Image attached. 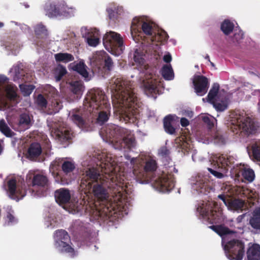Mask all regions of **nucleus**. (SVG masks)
<instances>
[{
	"mask_svg": "<svg viewBox=\"0 0 260 260\" xmlns=\"http://www.w3.org/2000/svg\"><path fill=\"white\" fill-rule=\"evenodd\" d=\"M101 171L106 175L102 179L100 171L90 168L83 173L81 177L80 189L84 194L92 193L99 201L107 202L112 200L116 203H122L129 194V183L125 180L123 174L118 173L119 167L111 157L104 153L99 154Z\"/></svg>",
	"mask_w": 260,
	"mask_h": 260,
	"instance_id": "1",
	"label": "nucleus"
},
{
	"mask_svg": "<svg viewBox=\"0 0 260 260\" xmlns=\"http://www.w3.org/2000/svg\"><path fill=\"white\" fill-rule=\"evenodd\" d=\"M116 98L121 110V121L134 122L139 113L141 103L139 101L131 81L117 78L115 81Z\"/></svg>",
	"mask_w": 260,
	"mask_h": 260,
	"instance_id": "2",
	"label": "nucleus"
},
{
	"mask_svg": "<svg viewBox=\"0 0 260 260\" xmlns=\"http://www.w3.org/2000/svg\"><path fill=\"white\" fill-rule=\"evenodd\" d=\"M136 158L130 159L133 165V174L136 180L141 182L153 181V185L162 192L169 191L175 186L174 178L171 174L163 173L156 179L153 180L154 175L157 168L156 161L151 158L146 159L143 162H137Z\"/></svg>",
	"mask_w": 260,
	"mask_h": 260,
	"instance_id": "3",
	"label": "nucleus"
},
{
	"mask_svg": "<svg viewBox=\"0 0 260 260\" xmlns=\"http://www.w3.org/2000/svg\"><path fill=\"white\" fill-rule=\"evenodd\" d=\"M83 109L90 114L98 113L96 123L103 125L111 115V106L102 90L93 89L88 92L83 103Z\"/></svg>",
	"mask_w": 260,
	"mask_h": 260,
	"instance_id": "4",
	"label": "nucleus"
},
{
	"mask_svg": "<svg viewBox=\"0 0 260 260\" xmlns=\"http://www.w3.org/2000/svg\"><path fill=\"white\" fill-rule=\"evenodd\" d=\"M200 214L210 224L219 223L222 220L221 212L219 210H216L214 203H209L205 207L201 208ZM209 228L222 238V245L226 242V237L232 236L237 233L236 231L230 230L223 224L212 225Z\"/></svg>",
	"mask_w": 260,
	"mask_h": 260,
	"instance_id": "5",
	"label": "nucleus"
},
{
	"mask_svg": "<svg viewBox=\"0 0 260 260\" xmlns=\"http://www.w3.org/2000/svg\"><path fill=\"white\" fill-rule=\"evenodd\" d=\"M106 132L110 138L115 141L119 140L121 147L131 149L135 146V136L129 129L115 124H111L107 127Z\"/></svg>",
	"mask_w": 260,
	"mask_h": 260,
	"instance_id": "6",
	"label": "nucleus"
},
{
	"mask_svg": "<svg viewBox=\"0 0 260 260\" xmlns=\"http://www.w3.org/2000/svg\"><path fill=\"white\" fill-rule=\"evenodd\" d=\"M223 246L229 259L242 260L245 253V244L242 241L232 239L226 242Z\"/></svg>",
	"mask_w": 260,
	"mask_h": 260,
	"instance_id": "7",
	"label": "nucleus"
},
{
	"mask_svg": "<svg viewBox=\"0 0 260 260\" xmlns=\"http://www.w3.org/2000/svg\"><path fill=\"white\" fill-rule=\"evenodd\" d=\"M54 239L55 247L61 252L68 253L72 257L76 255L74 249L69 244L70 237L66 231L62 229L56 231Z\"/></svg>",
	"mask_w": 260,
	"mask_h": 260,
	"instance_id": "8",
	"label": "nucleus"
},
{
	"mask_svg": "<svg viewBox=\"0 0 260 260\" xmlns=\"http://www.w3.org/2000/svg\"><path fill=\"white\" fill-rule=\"evenodd\" d=\"M231 129L234 134L244 137L255 133L257 127L249 117H246L244 119H237L236 123H232Z\"/></svg>",
	"mask_w": 260,
	"mask_h": 260,
	"instance_id": "9",
	"label": "nucleus"
},
{
	"mask_svg": "<svg viewBox=\"0 0 260 260\" xmlns=\"http://www.w3.org/2000/svg\"><path fill=\"white\" fill-rule=\"evenodd\" d=\"M50 184V181L46 175L40 173L33 175L31 185L35 196L40 197L46 196Z\"/></svg>",
	"mask_w": 260,
	"mask_h": 260,
	"instance_id": "10",
	"label": "nucleus"
},
{
	"mask_svg": "<svg viewBox=\"0 0 260 260\" xmlns=\"http://www.w3.org/2000/svg\"><path fill=\"white\" fill-rule=\"evenodd\" d=\"M103 44L109 51L118 50L122 52L123 49V41L120 35L114 31L106 34L103 39Z\"/></svg>",
	"mask_w": 260,
	"mask_h": 260,
	"instance_id": "11",
	"label": "nucleus"
},
{
	"mask_svg": "<svg viewBox=\"0 0 260 260\" xmlns=\"http://www.w3.org/2000/svg\"><path fill=\"white\" fill-rule=\"evenodd\" d=\"M6 190L9 197L16 200L22 199L26 192L25 188L17 184L15 178H11L7 181Z\"/></svg>",
	"mask_w": 260,
	"mask_h": 260,
	"instance_id": "12",
	"label": "nucleus"
},
{
	"mask_svg": "<svg viewBox=\"0 0 260 260\" xmlns=\"http://www.w3.org/2000/svg\"><path fill=\"white\" fill-rule=\"evenodd\" d=\"M193 84L194 91L199 96H203L205 94L209 86L208 78L203 75L195 76L193 80Z\"/></svg>",
	"mask_w": 260,
	"mask_h": 260,
	"instance_id": "13",
	"label": "nucleus"
},
{
	"mask_svg": "<svg viewBox=\"0 0 260 260\" xmlns=\"http://www.w3.org/2000/svg\"><path fill=\"white\" fill-rule=\"evenodd\" d=\"M55 139L62 145L68 146L73 137V133L67 128H58L54 131Z\"/></svg>",
	"mask_w": 260,
	"mask_h": 260,
	"instance_id": "14",
	"label": "nucleus"
},
{
	"mask_svg": "<svg viewBox=\"0 0 260 260\" xmlns=\"http://www.w3.org/2000/svg\"><path fill=\"white\" fill-rule=\"evenodd\" d=\"M157 81L153 78V75L150 74L148 77H146L143 81L142 86L144 91L148 96H151L152 93H155L157 90Z\"/></svg>",
	"mask_w": 260,
	"mask_h": 260,
	"instance_id": "15",
	"label": "nucleus"
},
{
	"mask_svg": "<svg viewBox=\"0 0 260 260\" xmlns=\"http://www.w3.org/2000/svg\"><path fill=\"white\" fill-rule=\"evenodd\" d=\"M70 119L78 126L83 128L86 124V115L81 109H74L70 112Z\"/></svg>",
	"mask_w": 260,
	"mask_h": 260,
	"instance_id": "16",
	"label": "nucleus"
},
{
	"mask_svg": "<svg viewBox=\"0 0 260 260\" xmlns=\"http://www.w3.org/2000/svg\"><path fill=\"white\" fill-rule=\"evenodd\" d=\"M42 152L41 145L38 143H32L27 149L26 158L32 161H36L39 158Z\"/></svg>",
	"mask_w": 260,
	"mask_h": 260,
	"instance_id": "17",
	"label": "nucleus"
},
{
	"mask_svg": "<svg viewBox=\"0 0 260 260\" xmlns=\"http://www.w3.org/2000/svg\"><path fill=\"white\" fill-rule=\"evenodd\" d=\"M54 197L56 202L59 204L68 203L71 199L70 191L66 188H60L55 190Z\"/></svg>",
	"mask_w": 260,
	"mask_h": 260,
	"instance_id": "18",
	"label": "nucleus"
},
{
	"mask_svg": "<svg viewBox=\"0 0 260 260\" xmlns=\"http://www.w3.org/2000/svg\"><path fill=\"white\" fill-rule=\"evenodd\" d=\"M60 5L56 2H47L44 6L46 15L51 18L60 15Z\"/></svg>",
	"mask_w": 260,
	"mask_h": 260,
	"instance_id": "19",
	"label": "nucleus"
},
{
	"mask_svg": "<svg viewBox=\"0 0 260 260\" xmlns=\"http://www.w3.org/2000/svg\"><path fill=\"white\" fill-rule=\"evenodd\" d=\"M209 181L205 177H199L195 183V187L197 191L204 194L209 192L211 189Z\"/></svg>",
	"mask_w": 260,
	"mask_h": 260,
	"instance_id": "20",
	"label": "nucleus"
},
{
	"mask_svg": "<svg viewBox=\"0 0 260 260\" xmlns=\"http://www.w3.org/2000/svg\"><path fill=\"white\" fill-rule=\"evenodd\" d=\"M214 160L216 161L218 168L225 172L228 171V167L231 164L230 158L226 155L224 154L219 155L215 157Z\"/></svg>",
	"mask_w": 260,
	"mask_h": 260,
	"instance_id": "21",
	"label": "nucleus"
},
{
	"mask_svg": "<svg viewBox=\"0 0 260 260\" xmlns=\"http://www.w3.org/2000/svg\"><path fill=\"white\" fill-rule=\"evenodd\" d=\"M248 260H260V246L253 244L249 247L247 251Z\"/></svg>",
	"mask_w": 260,
	"mask_h": 260,
	"instance_id": "22",
	"label": "nucleus"
},
{
	"mask_svg": "<svg viewBox=\"0 0 260 260\" xmlns=\"http://www.w3.org/2000/svg\"><path fill=\"white\" fill-rule=\"evenodd\" d=\"M70 90L77 98L81 96L84 90V86L81 81H72L70 82Z\"/></svg>",
	"mask_w": 260,
	"mask_h": 260,
	"instance_id": "23",
	"label": "nucleus"
},
{
	"mask_svg": "<svg viewBox=\"0 0 260 260\" xmlns=\"http://www.w3.org/2000/svg\"><path fill=\"white\" fill-rule=\"evenodd\" d=\"M249 223L252 228L260 230V207L253 211V216L250 219Z\"/></svg>",
	"mask_w": 260,
	"mask_h": 260,
	"instance_id": "24",
	"label": "nucleus"
},
{
	"mask_svg": "<svg viewBox=\"0 0 260 260\" xmlns=\"http://www.w3.org/2000/svg\"><path fill=\"white\" fill-rule=\"evenodd\" d=\"M61 167L64 175L70 176L71 173L75 170L76 165L73 161L65 160L61 164Z\"/></svg>",
	"mask_w": 260,
	"mask_h": 260,
	"instance_id": "25",
	"label": "nucleus"
},
{
	"mask_svg": "<svg viewBox=\"0 0 260 260\" xmlns=\"http://www.w3.org/2000/svg\"><path fill=\"white\" fill-rule=\"evenodd\" d=\"M34 30L35 35L38 39H46L48 36L47 29L42 24H38L36 25Z\"/></svg>",
	"mask_w": 260,
	"mask_h": 260,
	"instance_id": "26",
	"label": "nucleus"
},
{
	"mask_svg": "<svg viewBox=\"0 0 260 260\" xmlns=\"http://www.w3.org/2000/svg\"><path fill=\"white\" fill-rule=\"evenodd\" d=\"M244 204L245 202L243 200L235 199L229 201L227 206L231 210L237 211L242 210L244 207Z\"/></svg>",
	"mask_w": 260,
	"mask_h": 260,
	"instance_id": "27",
	"label": "nucleus"
},
{
	"mask_svg": "<svg viewBox=\"0 0 260 260\" xmlns=\"http://www.w3.org/2000/svg\"><path fill=\"white\" fill-rule=\"evenodd\" d=\"M86 68L87 66L83 61H80L72 68L74 71L78 73L85 79L88 78L89 75Z\"/></svg>",
	"mask_w": 260,
	"mask_h": 260,
	"instance_id": "28",
	"label": "nucleus"
},
{
	"mask_svg": "<svg viewBox=\"0 0 260 260\" xmlns=\"http://www.w3.org/2000/svg\"><path fill=\"white\" fill-rule=\"evenodd\" d=\"M161 75L167 80H171L174 78V72L170 64L164 65L161 70Z\"/></svg>",
	"mask_w": 260,
	"mask_h": 260,
	"instance_id": "29",
	"label": "nucleus"
},
{
	"mask_svg": "<svg viewBox=\"0 0 260 260\" xmlns=\"http://www.w3.org/2000/svg\"><path fill=\"white\" fill-rule=\"evenodd\" d=\"M55 59L57 62L67 63L74 60V57L68 53H58L54 55Z\"/></svg>",
	"mask_w": 260,
	"mask_h": 260,
	"instance_id": "30",
	"label": "nucleus"
},
{
	"mask_svg": "<svg viewBox=\"0 0 260 260\" xmlns=\"http://www.w3.org/2000/svg\"><path fill=\"white\" fill-rule=\"evenodd\" d=\"M88 44L92 47H95L100 42L99 38V31L94 30V32H89V36L87 38Z\"/></svg>",
	"mask_w": 260,
	"mask_h": 260,
	"instance_id": "31",
	"label": "nucleus"
},
{
	"mask_svg": "<svg viewBox=\"0 0 260 260\" xmlns=\"http://www.w3.org/2000/svg\"><path fill=\"white\" fill-rule=\"evenodd\" d=\"M0 131L8 138H12L15 135V133L10 129L4 119L0 120Z\"/></svg>",
	"mask_w": 260,
	"mask_h": 260,
	"instance_id": "32",
	"label": "nucleus"
},
{
	"mask_svg": "<svg viewBox=\"0 0 260 260\" xmlns=\"http://www.w3.org/2000/svg\"><path fill=\"white\" fill-rule=\"evenodd\" d=\"M219 90V85L218 83H215L213 84L212 88L210 90L208 94V100L209 102L211 103L216 100Z\"/></svg>",
	"mask_w": 260,
	"mask_h": 260,
	"instance_id": "33",
	"label": "nucleus"
},
{
	"mask_svg": "<svg viewBox=\"0 0 260 260\" xmlns=\"http://www.w3.org/2000/svg\"><path fill=\"white\" fill-rule=\"evenodd\" d=\"M17 88L13 85H7L5 87L7 98L11 101H14L17 98Z\"/></svg>",
	"mask_w": 260,
	"mask_h": 260,
	"instance_id": "34",
	"label": "nucleus"
},
{
	"mask_svg": "<svg viewBox=\"0 0 260 260\" xmlns=\"http://www.w3.org/2000/svg\"><path fill=\"white\" fill-rule=\"evenodd\" d=\"M234 27L233 23L228 19L224 20L221 24V29L226 35H229L233 31Z\"/></svg>",
	"mask_w": 260,
	"mask_h": 260,
	"instance_id": "35",
	"label": "nucleus"
},
{
	"mask_svg": "<svg viewBox=\"0 0 260 260\" xmlns=\"http://www.w3.org/2000/svg\"><path fill=\"white\" fill-rule=\"evenodd\" d=\"M168 38L169 36L167 32L164 30H160L152 36V41L157 42H165L168 40Z\"/></svg>",
	"mask_w": 260,
	"mask_h": 260,
	"instance_id": "36",
	"label": "nucleus"
},
{
	"mask_svg": "<svg viewBox=\"0 0 260 260\" xmlns=\"http://www.w3.org/2000/svg\"><path fill=\"white\" fill-rule=\"evenodd\" d=\"M176 144L179 152H181L185 154L189 149V144L185 141H181L180 139L176 140Z\"/></svg>",
	"mask_w": 260,
	"mask_h": 260,
	"instance_id": "37",
	"label": "nucleus"
},
{
	"mask_svg": "<svg viewBox=\"0 0 260 260\" xmlns=\"http://www.w3.org/2000/svg\"><path fill=\"white\" fill-rule=\"evenodd\" d=\"M251 150L254 159L260 161V142H255L251 145Z\"/></svg>",
	"mask_w": 260,
	"mask_h": 260,
	"instance_id": "38",
	"label": "nucleus"
},
{
	"mask_svg": "<svg viewBox=\"0 0 260 260\" xmlns=\"http://www.w3.org/2000/svg\"><path fill=\"white\" fill-rule=\"evenodd\" d=\"M241 175L248 182H252L254 179V171L251 169H244L241 171Z\"/></svg>",
	"mask_w": 260,
	"mask_h": 260,
	"instance_id": "39",
	"label": "nucleus"
},
{
	"mask_svg": "<svg viewBox=\"0 0 260 260\" xmlns=\"http://www.w3.org/2000/svg\"><path fill=\"white\" fill-rule=\"evenodd\" d=\"M67 73L65 67L59 65L55 70V78L57 81H60Z\"/></svg>",
	"mask_w": 260,
	"mask_h": 260,
	"instance_id": "40",
	"label": "nucleus"
},
{
	"mask_svg": "<svg viewBox=\"0 0 260 260\" xmlns=\"http://www.w3.org/2000/svg\"><path fill=\"white\" fill-rule=\"evenodd\" d=\"M19 87L24 96H29L35 89V86L32 85L20 84Z\"/></svg>",
	"mask_w": 260,
	"mask_h": 260,
	"instance_id": "41",
	"label": "nucleus"
},
{
	"mask_svg": "<svg viewBox=\"0 0 260 260\" xmlns=\"http://www.w3.org/2000/svg\"><path fill=\"white\" fill-rule=\"evenodd\" d=\"M30 123V118L28 114L22 113L19 117L18 125L19 126H27Z\"/></svg>",
	"mask_w": 260,
	"mask_h": 260,
	"instance_id": "42",
	"label": "nucleus"
},
{
	"mask_svg": "<svg viewBox=\"0 0 260 260\" xmlns=\"http://www.w3.org/2000/svg\"><path fill=\"white\" fill-rule=\"evenodd\" d=\"M211 103L213 105V106L218 111H223L228 108V104L225 101H222L221 102H219L216 100Z\"/></svg>",
	"mask_w": 260,
	"mask_h": 260,
	"instance_id": "43",
	"label": "nucleus"
},
{
	"mask_svg": "<svg viewBox=\"0 0 260 260\" xmlns=\"http://www.w3.org/2000/svg\"><path fill=\"white\" fill-rule=\"evenodd\" d=\"M142 29L143 32L147 36H150L152 37L153 35V27L151 24L147 22H143L142 26Z\"/></svg>",
	"mask_w": 260,
	"mask_h": 260,
	"instance_id": "44",
	"label": "nucleus"
},
{
	"mask_svg": "<svg viewBox=\"0 0 260 260\" xmlns=\"http://www.w3.org/2000/svg\"><path fill=\"white\" fill-rule=\"evenodd\" d=\"M134 60L138 66H141L144 64L145 60L143 57L142 53L139 52L137 49L134 53Z\"/></svg>",
	"mask_w": 260,
	"mask_h": 260,
	"instance_id": "45",
	"label": "nucleus"
},
{
	"mask_svg": "<svg viewBox=\"0 0 260 260\" xmlns=\"http://www.w3.org/2000/svg\"><path fill=\"white\" fill-rule=\"evenodd\" d=\"M36 103L39 106L42 108H46L47 107V101L41 94H39L38 95L36 99Z\"/></svg>",
	"mask_w": 260,
	"mask_h": 260,
	"instance_id": "46",
	"label": "nucleus"
},
{
	"mask_svg": "<svg viewBox=\"0 0 260 260\" xmlns=\"http://www.w3.org/2000/svg\"><path fill=\"white\" fill-rule=\"evenodd\" d=\"M214 120V118H210L207 116H204L202 117L203 121L207 125L209 129H211L213 127Z\"/></svg>",
	"mask_w": 260,
	"mask_h": 260,
	"instance_id": "47",
	"label": "nucleus"
},
{
	"mask_svg": "<svg viewBox=\"0 0 260 260\" xmlns=\"http://www.w3.org/2000/svg\"><path fill=\"white\" fill-rule=\"evenodd\" d=\"M104 62L105 68H106L108 70L110 71L113 64L112 58L108 55L106 56L104 60Z\"/></svg>",
	"mask_w": 260,
	"mask_h": 260,
	"instance_id": "48",
	"label": "nucleus"
},
{
	"mask_svg": "<svg viewBox=\"0 0 260 260\" xmlns=\"http://www.w3.org/2000/svg\"><path fill=\"white\" fill-rule=\"evenodd\" d=\"M173 120H174V119H173V117L170 115L166 116L164 119V128H166L168 126L171 125L172 122H173Z\"/></svg>",
	"mask_w": 260,
	"mask_h": 260,
	"instance_id": "49",
	"label": "nucleus"
},
{
	"mask_svg": "<svg viewBox=\"0 0 260 260\" xmlns=\"http://www.w3.org/2000/svg\"><path fill=\"white\" fill-rule=\"evenodd\" d=\"M158 153L161 156L166 157L170 155V151L167 147L163 146L159 149Z\"/></svg>",
	"mask_w": 260,
	"mask_h": 260,
	"instance_id": "50",
	"label": "nucleus"
},
{
	"mask_svg": "<svg viewBox=\"0 0 260 260\" xmlns=\"http://www.w3.org/2000/svg\"><path fill=\"white\" fill-rule=\"evenodd\" d=\"M214 142L218 144H225V141L222 136L217 134H216L214 137Z\"/></svg>",
	"mask_w": 260,
	"mask_h": 260,
	"instance_id": "51",
	"label": "nucleus"
},
{
	"mask_svg": "<svg viewBox=\"0 0 260 260\" xmlns=\"http://www.w3.org/2000/svg\"><path fill=\"white\" fill-rule=\"evenodd\" d=\"M208 171L214 176L216 177L217 178L221 179L223 177L224 175L222 173L219 172L217 171L214 170L211 168H208Z\"/></svg>",
	"mask_w": 260,
	"mask_h": 260,
	"instance_id": "52",
	"label": "nucleus"
},
{
	"mask_svg": "<svg viewBox=\"0 0 260 260\" xmlns=\"http://www.w3.org/2000/svg\"><path fill=\"white\" fill-rule=\"evenodd\" d=\"M165 129L167 133L171 135L174 134L175 133V128L173 126L172 124L168 126Z\"/></svg>",
	"mask_w": 260,
	"mask_h": 260,
	"instance_id": "53",
	"label": "nucleus"
},
{
	"mask_svg": "<svg viewBox=\"0 0 260 260\" xmlns=\"http://www.w3.org/2000/svg\"><path fill=\"white\" fill-rule=\"evenodd\" d=\"M180 124L182 126L186 127L189 125V122L187 118L182 117L180 119Z\"/></svg>",
	"mask_w": 260,
	"mask_h": 260,
	"instance_id": "54",
	"label": "nucleus"
},
{
	"mask_svg": "<svg viewBox=\"0 0 260 260\" xmlns=\"http://www.w3.org/2000/svg\"><path fill=\"white\" fill-rule=\"evenodd\" d=\"M218 198L222 200L223 203L225 204V205L228 206V202L230 201V199H226V197L224 194H219L218 196Z\"/></svg>",
	"mask_w": 260,
	"mask_h": 260,
	"instance_id": "55",
	"label": "nucleus"
},
{
	"mask_svg": "<svg viewBox=\"0 0 260 260\" xmlns=\"http://www.w3.org/2000/svg\"><path fill=\"white\" fill-rule=\"evenodd\" d=\"M163 60L166 63H170L172 60V56L171 54H168L164 55Z\"/></svg>",
	"mask_w": 260,
	"mask_h": 260,
	"instance_id": "56",
	"label": "nucleus"
},
{
	"mask_svg": "<svg viewBox=\"0 0 260 260\" xmlns=\"http://www.w3.org/2000/svg\"><path fill=\"white\" fill-rule=\"evenodd\" d=\"M7 218L9 219V221H10V222H13L14 220V216L10 213H8Z\"/></svg>",
	"mask_w": 260,
	"mask_h": 260,
	"instance_id": "57",
	"label": "nucleus"
},
{
	"mask_svg": "<svg viewBox=\"0 0 260 260\" xmlns=\"http://www.w3.org/2000/svg\"><path fill=\"white\" fill-rule=\"evenodd\" d=\"M70 181L69 179H64L62 177L60 178V183L62 185L67 184Z\"/></svg>",
	"mask_w": 260,
	"mask_h": 260,
	"instance_id": "58",
	"label": "nucleus"
},
{
	"mask_svg": "<svg viewBox=\"0 0 260 260\" xmlns=\"http://www.w3.org/2000/svg\"><path fill=\"white\" fill-rule=\"evenodd\" d=\"M108 13H109V18L110 19L113 18V17H114V11L112 10V9H109L108 10Z\"/></svg>",
	"mask_w": 260,
	"mask_h": 260,
	"instance_id": "59",
	"label": "nucleus"
},
{
	"mask_svg": "<svg viewBox=\"0 0 260 260\" xmlns=\"http://www.w3.org/2000/svg\"><path fill=\"white\" fill-rule=\"evenodd\" d=\"M59 161H57V160H55L53 162V163L52 164V165L53 166H58L59 165Z\"/></svg>",
	"mask_w": 260,
	"mask_h": 260,
	"instance_id": "60",
	"label": "nucleus"
},
{
	"mask_svg": "<svg viewBox=\"0 0 260 260\" xmlns=\"http://www.w3.org/2000/svg\"><path fill=\"white\" fill-rule=\"evenodd\" d=\"M205 58L207 60H208L209 61H210L209 56L207 54L206 56L205 57Z\"/></svg>",
	"mask_w": 260,
	"mask_h": 260,
	"instance_id": "61",
	"label": "nucleus"
},
{
	"mask_svg": "<svg viewBox=\"0 0 260 260\" xmlns=\"http://www.w3.org/2000/svg\"><path fill=\"white\" fill-rule=\"evenodd\" d=\"M4 26V24L3 22H0V28L3 27Z\"/></svg>",
	"mask_w": 260,
	"mask_h": 260,
	"instance_id": "62",
	"label": "nucleus"
},
{
	"mask_svg": "<svg viewBox=\"0 0 260 260\" xmlns=\"http://www.w3.org/2000/svg\"><path fill=\"white\" fill-rule=\"evenodd\" d=\"M125 157H126V159H129V158H130V157H129L128 155H126V156H125Z\"/></svg>",
	"mask_w": 260,
	"mask_h": 260,
	"instance_id": "63",
	"label": "nucleus"
},
{
	"mask_svg": "<svg viewBox=\"0 0 260 260\" xmlns=\"http://www.w3.org/2000/svg\"><path fill=\"white\" fill-rule=\"evenodd\" d=\"M209 62H210V64H211L212 66H214V63H213L212 62H211V61H209Z\"/></svg>",
	"mask_w": 260,
	"mask_h": 260,
	"instance_id": "64",
	"label": "nucleus"
}]
</instances>
